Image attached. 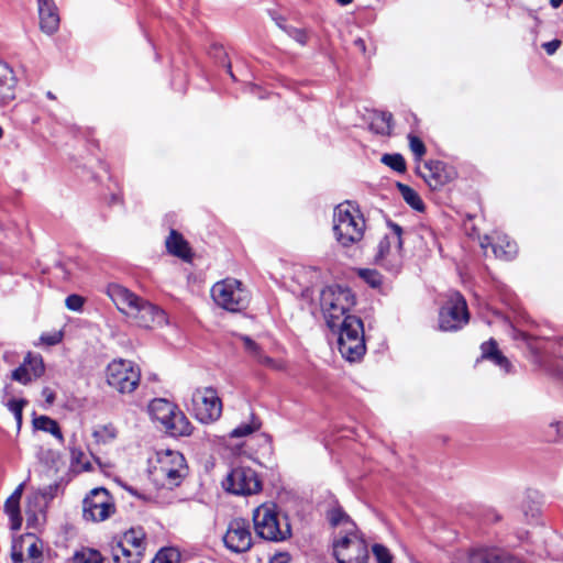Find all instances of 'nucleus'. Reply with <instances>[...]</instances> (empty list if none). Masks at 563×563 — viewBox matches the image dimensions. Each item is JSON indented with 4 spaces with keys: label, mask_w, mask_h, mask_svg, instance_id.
Instances as JSON below:
<instances>
[{
    "label": "nucleus",
    "mask_w": 563,
    "mask_h": 563,
    "mask_svg": "<svg viewBox=\"0 0 563 563\" xmlns=\"http://www.w3.org/2000/svg\"><path fill=\"white\" fill-rule=\"evenodd\" d=\"M42 396L45 398V401L48 406L53 405L55 401V393L49 387H44L42 390Z\"/></svg>",
    "instance_id": "nucleus-53"
},
{
    "label": "nucleus",
    "mask_w": 563,
    "mask_h": 563,
    "mask_svg": "<svg viewBox=\"0 0 563 563\" xmlns=\"http://www.w3.org/2000/svg\"><path fill=\"white\" fill-rule=\"evenodd\" d=\"M523 514L526 517H531L532 519H534L539 516L540 510L537 506H528L523 507Z\"/></svg>",
    "instance_id": "nucleus-54"
},
{
    "label": "nucleus",
    "mask_w": 563,
    "mask_h": 563,
    "mask_svg": "<svg viewBox=\"0 0 563 563\" xmlns=\"http://www.w3.org/2000/svg\"><path fill=\"white\" fill-rule=\"evenodd\" d=\"M223 485L228 492L234 495H252L258 493L262 488L256 472L244 466L232 468Z\"/></svg>",
    "instance_id": "nucleus-15"
},
{
    "label": "nucleus",
    "mask_w": 563,
    "mask_h": 563,
    "mask_svg": "<svg viewBox=\"0 0 563 563\" xmlns=\"http://www.w3.org/2000/svg\"><path fill=\"white\" fill-rule=\"evenodd\" d=\"M260 428H261V421L258 420V418H256L254 415H252L250 421L242 422L241 424H239L236 428H234L230 432V435H231V438L247 437V435L254 433L255 431L260 430Z\"/></svg>",
    "instance_id": "nucleus-31"
},
{
    "label": "nucleus",
    "mask_w": 563,
    "mask_h": 563,
    "mask_svg": "<svg viewBox=\"0 0 563 563\" xmlns=\"http://www.w3.org/2000/svg\"><path fill=\"white\" fill-rule=\"evenodd\" d=\"M409 146L416 161H420L426 154V146L420 137L413 134L408 135Z\"/></svg>",
    "instance_id": "nucleus-41"
},
{
    "label": "nucleus",
    "mask_w": 563,
    "mask_h": 563,
    "mask_svg": "<svg viewBox=\"0 0 563 563\" xmlns=\"http://www.w3.org/2000/svg\"><path fill=\"white\" fill-rule=\"evenodd\" d=\"M256 534L267 541L280 542L291 536V527L286 515L280 514L274 503H265L253 511Z\"/></svg>",
    "instance_id": "nucleus-3"
},
{
    "label": "nucleus",
    "mask_w": 563,
    "mask_h": 563,
    "mask_svg": "<svg viewBox=\"0 0 563 563\" xmlns=\"http://www.w3.org/2000/svg\"><path fill=\"white\" fill-rule=\"evenodd\" d=\"M355 305V296L352 290L341 285L324 287L320 292V308L330 329H334Z\"/></svg>",
    "instance_id": "nucleus-5"
},
{
    "label": "nucleus",
    "mask_w": 563,
    "mask_h": 563,
    "mask_svg": "<svg viewBox=\"0 0 563 563\" xmlns=\"http://www.w3.org/2000/svg\"><path fill=\"white\" fill-rule=\"evenodd\" d=\"M120 540L123 541V545L140 550V554L144 555L145 532L142 528H131L123 533Z\"/></svg>",
    "instance_id": "nucleus-27"
},
{
    "label": "nucleus",
    "mask_w": 563,
    "mask_h": 563,
    "mask_svg": "<svg viewBox=\"0 0 563 563\" xmlns=\"http://www.w3.org/2000/svg\"><path fill=\"white\" fill-rule=\"evenodd\" d=\"M211 296L219 307L232 312L241 311L249 303L247 291L242 288L241 282L233 278L216 283Z\"/></svg>",
    "instance_id": "nucleus-11"
},
{
    "label": "nucleus",
    "mask_w": 563,
    "mask_h": 563,
    "mask_svg": "<svg viewBox=\"0 0 563 563\" xmlns=\"http://www.w3.org/2000/svg\"><path fill=\"white\" fill-rule=\"evenodd\" d=\"M241 341L243 342L244 349L247 354L254 358L258 364L266 366L272 369L283 371L285 368L284 364L279 361H276L267 355H265L261 349V346L253 341L247 335H240Z\"/></svg>",
    "instance_id": "nucleus-20"
},
{
    "label": "nucleus",
    "mask_w": 563,
    "mask_h": 563,
    "mask_svg": "<svg viewBox=\"0 0 563 563\" xmlns=\"http://www.w3.org/2000/svg\"><path fill=\"white\" fill-rule=\"evenodd\" d=\"M124 489H126L131 495L136 496L137 498H144V496L140 493H137L133 487L123 485Z\"/></svg>",
    "instance_id": "nucleus-56"
},
{
    "label": "nucleus",
    "mask_w": 563,
    "mask_h": 563,
    "mask_svg": "<svg viewBox=\"0 0 563 563\" xmlns=\"http://www.w3.org/2000/svg\"><path fill=\"white\" fill-rule=\"evenodd\" d=\"M419 173L432 189H437L450 183L455 175L453 168L441 161L426 162L423 164V170L419 169Z\"/></svg>",
    "instance_id": "nucleus-17"
},
{
    "label": "nucleus",
    "mask_w": 563,
    "mask_h": 563,
    "mask_svg": "<svg viewBox=\"0 0 563 563\" xmlns=\"http://www.w3.org/2000/svg\"><path fill=\"white\" fill-rule=\"evenodd\" d=\"M341 5H347L350 4L353 0H336Z\"/></svg>",
    "instance_id": "nucleus-58"
},
{
    "label": "nucleus",
    "mask_w": 563,
    "mask_h": 563,
    "mask_svg": "<svg viewBox=\"0 0 563 563\" xmlns=\"http://www.w3.org/2000/svg\"><path fill=\"white\" fill-rule=\"evenodd\" d=\"M358 276L365 280L369 286L376 288L382 284V276L375 269L363 268L358 271Z\"/></svg>",
    "instance_id": "nucleus-39"
},
{
    "label": "nucleus",
    "mask_w": 563,
    "mask_h": 563,
    "mask_svg": "<svg viewBox=\"0 0 563 563\" xmlns=\"http://www.w3.org/2000/svg\"><path fill=\"white\" fill-rule=\"evenodd\" d=\"M290 555L286 552H280L275 554L269 563H289Z\"/></svg>",
    "instance_id": "nucleus-52"
},
{
    "label": "nucleus",
    "mask_w": 563,
    "mask_h": 563,
    "mask_svg": "<svg viewBox=\"0 0 563 563\" xmlns=\"http://www.w3.org/2000/svg\"><path fill=\"white\" fill-rule=\"evenodd\" d=\"M107 384L120 394H132L141 380V369L132 361L113 360L106 369Z\"/></svg>",
    "instance_id": "nucleus-9"
},
{
    "label": "nucleus",
    "mask_w": 563,
    "mask_h": 563,
    "mask_svg": "<svg viewBox=\"0 0 563 563\" xmlns=\"http://www.w3.org/2000/svg\"><path fill=\"white\" fill-rule=\"evenodd\" d=\"M26 404L24 399H11L8 402V408L14 415L18 426L22 423V411Z\"/></svg>",
    "instance_id": "nucleus-43"
},
{
    "label": "nucleus",
    "mask_w": 563,
    "mask_h": 563,
    "mask_svg": "<svg viewBox=\"0 0 563 563\" xmlns=\"http://www.w3.org/2000/svg\"><path fill=\"white\" fill-rule=\"evenodd\" d=\"M382 162L391 169L402 173L406 169V162L400 154H385Z\"/></svg>",
    "instance_id": "nucleus-37"
},
{
    "label": "nucleus",
    "mask_w": 563,
    "mask_h": 563,
    "mask_svg": "<svg viewBox=\"0 0 563 563\" xmlns=\"http://www.w3.org/2000/svg\"><path fill=\"white\" fill-rule=\"evenodd\" d=\"M365 219L351 201L338 205L333 211V233L336 242L349 247L360 242L365 232Z\"/></svg>",
    "instance_id": "nucleus-2"
},
{
    "label": "nucleus",
    "mask_w": 563,
    "mask_h": 563,
    "mask_svg": "<svg viewBox=\"0 0 563 563\" xmlns=\"http://www.w3.org/2000/svg\"><path fill=\"white\" fill-rule=\"evenodd\" d=\"M24 483H21L4 503V512L9 516L12 530H19L22 526L20 500L23 494Z\"/></svg>",
    "instance_id": "nucleus-21"
},
{
    "label": "nucleus",
    "mask_w": 563,
    "mask_h": 563,
    "mask_svg": "<svg viewBox=\"0 0 563 563\" xmlns=\"http://www.w3.org/2000/svg\"><path fill=\"white\" fill-rule=\"evenodd\" d=\"M68 563H106L100 552L92 549H84L76 552Z\"/></svg>",
    "instance_id": "nucleus-32"
},
{
    "label": "nucleus",
    "mask_w": 563,
    "mask_h": 563,
    "mask_svg": "<svg viewBox=\"0 0 563 563\" xmlns=\"http://www.w3.org/2000/svg\"><path fill=\"white\" fill-rule=\"evenodd\" d=\"M12 379L23 385L30 384L34 378L31 375L26 363L23 362L18 368L12 372Z\"/></svg>",
    "instance_id": "nucleus-40"
},
{
    "label": "nucleus",
    "mask_w": 563,
    "mask_h": 563,
    "mask_svg": "<svg viewBox=\"0 0 563 563\" xmlns=\"http://www.w3.org/2000/svg\"><path fill=\"white\" fill-rule=\"evenodd\" d=\"M354 45L357 47L361 52L365 53V42L363 38L358 37L354 40Z\"/></svg>",
    "instance_id": "nucleus-55"
},
{
    "label": "nucleus",
    "mask_w": 563,
    "mask_h": 563,
    "mask_svg": "<svg viewBox=\"0 0 563 563\" xmlns=\"http://www.w3.org/2000/svg\"><path fill=\"white\" fill-rule=\"evenodd\" d=\"M397 187L401 194L402 199L415 210L422 211L424 209V203L421 200L420 196L417 194L416 190H413L408 185L398 183Z\"/></svg>",
    "instance_id": "nucleus-30"
},
{
    "label": "nucleus",
    "mask_w": 563,
    "mask_h": 563,
    "mask_svg": "<svg viewBox=\"0 0 563 563\" xmlns=\"http://www.w3.org/2000/svg\"><path fill=\"white\" fill-rule=\"evenodd\" d=\"M71 467L77 472L89 471L90 463L86 460V455L81 450H70Z\"/></svg>",
    "instance_id": "nucleus-36"
},
{
    "label": "nucleus",
    "mask_w": 563,
    "mask_h": 563,
    "mask_svg": "<svg viewBox=\"0 0 563 563\" xmlns=\"http://www.w3.org/2000/svg\"><path fill=\"white\" fill-rule=\"evenodd\" d=\"M42 541L32 533L21 536L14 540L11 547V560L13 563H42Z\"/></svg>",
    "instance_id": "nucleus-16"
},
{
    "label": "nucleus",
    "mask_w": 563,
    "mask_h": 563,
    "mask_svg": "<svg viewBox=\"0 0 563 563\" xmlns=\"http://www.w3.org/2000/svg\"><path fill=\"white\" fill-rule=\"evenodd\" d=\"M495 563H521L519 559L506 551H495Z\"/></svg>",
    "instance_id": "nucleus-48"
},
{
    "label": "nucleus",
    "mask_w": 563,
    "mask_h": 563,
    "mask_svg": "<svg viewBox=\"0 0 563 563\" xmlns=\"http://www.w3.org/2000/svg\"><path fill=\"white\" fill-rule=\"evenodd\" d=\"M544 435L550 442H558L563 439V422L553 421L544 430Z\"/></svg>",
    "instance_id": "nucleus-38"
},
{
    "label": "nucleus",
    "mask_w": 563,
    "mask_h": 563,
    "mask_svg": "<svg viewBox=\"0 0 563 563\" xmlns=\"http://www.w3.org/2000/svg\"><path fill=\"white\" fill-rule=\"evenodd\" d=\"M517 244L510 240L506 234L498 235L495 242V257L511 260L517 254Z\"/></svg>",
    "instance_id": "nucleus-28"
},
{
    "label": "nucleus",
    "mask_w": 563,
    "mask_h": 563,
    "mask_svg": "<svg viewBox=\"0 0 563 563\" xmlns=\"http://www.w3.org/2000/svg\"><path fill=\"white\" fill-rule=\"evenodd\" d=\"M33 427L37 430L51 433L60 443L64 442L63 433H62L60 428L56 420H54L47 416L35 417L33 419Z\"/></svg>",
    "instance_id": "nucleus-29"
},
{
    "label": "nucleus",
    "mask_w": 563,
    "mask_h": 563,
    "mask_svg": "<svg viewBox=\"0 0 563 563\" xmlns=\"http://www.w3.org/2000/svg\"><path fill=\"white\" fill-rule=\"evenodd\" d=\"M390 232L378 243L375 263L391 273H398L402 266V228L387 221Z\"/></svg>",
    "instance_id": "nucleus-7"
},
{
    "label": "nucleus",
    "mask_w": 563,
    "mask_h": 563,
    "mask_svg": "<svg viewBox=\"0 0 563 563\" xmlns=\"http://www.w3.org/2000/svg\"><path fill=\"white\" fill-rule=\"evenodd\" d=\"M470 312L465 298L459 291H450L439 312L442 331H459L468 323Z\"/></svg>",
    "instance_id": "nucleus-10"
},
{
    "label": "nucleus",
    "mask_w": 563,
    "mask_h": 563,
    "mask_svg": "<svg viewBox=\"0 0 563 563\" xmlns=\"http://www.w3.org/2000/svg\"><path fill=\"white\" fill-rule=\"evenodd\" d=\"M338 332V347L341 355L349 362L362 360L366 352L364 324L361 318L349 316L343 318L334 329Z\"/></svg>",
    "instance_id": "nucleus-6"
},
{
    "label": "nucleus",
    "mask_w": 563,
    "mask_h": 563,
    "mask_svg": "<svg viewBox=\"0 0 563 563\" xmlns=\"http://www.w3.org/2000/svg\"><path fill=\"white\" fill-rule=\"evenodd\" d=\"M333 554L338 563H367L368 549L360 531L336 536Z\"/></svg>",
    "instance_id": "nucleus-12"
},
{
    "label": "nucleus",
    "mask_w": 563,
    "mask_h": 563,
    "mask_svg": "<svg viewBox=\"0 0 563 563\" xmlns=\"http://www.w3.org/2000/svg\"><path fill=\"white\" fill-rule=\"evenodd\" d=\"M24 362L34 379L40 378L44 374L45 366L41 355H32L29 353Z\"/></svg>",
    "instance_id": "nucleus-34"
},
{
    "label": "nucleus",
    "mask_w": 563,
    "mask_h": 563,
    "mask_svg": "<svg viewBox=\"0 0 563 563\" xmlns=\"http://www.w3.org/2000/svg\"><path fill=\"white\" fill-rule=\"evenodd\" d=\"M18 79L13 69L0 60V107H7L16 98Z\"/></svg>",
    "instance_id": "nucleus-19"
},
{
    "label": "nucleus",
    "mask_w": 563,
    "mask_h": 563,
    "mask_svg": "<svg viewBox=\"0 0 563 563\" xmlns=\"http://www.w3.org/2000/svg\"><path fill=\"white\" fill-rule=\"evenodd\" d=\"M176 409L177 407L174 404L163 398H156L148 405V411L152 418L163 426L168 423Z\"/></svg>",
    "instance_id": "nucleus-23"
},
{
    "label": "nucleus",
    "mask_w": 563,
    "mask_h": 563,
    "mask_svg": "<svg viewBox=\"0 0 563 563\" xmlns=\"http://www.w3.org/2000/svg\"><path fill=\"white\" fill-rule=\"evenodd\" d=\"M482 355L476 360L478 363L481 360H493V339L485 341L481 345Z\"/></svg>",
    "instance_id": "nucleus-49"
},
{
    "label": "nucleus",
    "mask_w": 563,
    "mask_h": 563,
    "mask_svg": "<svg viewBox=\"0 0 563 563\" xmlns=\"http://www.w3.org/2000/svg\"><path fill=\"white\" fill-rule=\"evenodd\" d=\"M164 427L174 437L189 435L192 430L190 421L178 409L175 410L170 417V420Z\"/></svg>",
    "instance_id": "nucleus-26"
},
{
    "label": "nucleus",
    "mask_w": 563,
    "mask_h": 563,
    "mask_svg": "<svg viewBox=\"0 0 563 563\" xmlns=\"http://www.w3.org/2000/svg\"><path fill=\"white\" fill-rule=\"evenodd\" d=\"M180 553L175 548H164L157 552L152 563H178Z\"/></svg>",
    "instance_id": "nucleus-35"
},
{
    "label": "nucleus",
    "mask_w": 563,
    "mask_h": 563,
    "mask_svg": "<svg viewBox=\"0 0 563 563\" xmlns=\"http://www.w3.org/2000/svg\"><path fill=\"white\" fill-rule=\"evenodd\" d=\"M166 247L168 252L184 261H189L191 257L188 243L181 234L172 230L169 236L166 239Z\"/></svg>",
    "instance_id": "nucleus-25"
},
{
    "label": "nucleus",
    "mask_w": 563,
    "mask_h": 563,
    "mask_svg": "<svg viewBox=\"0 0 563 563\" xmlns=\"http://www.w3.org/2000/svg\"><path fill=\"white\" fill-rule=\"evenodd\" d=\"M40 340L43 344L47 346H53L62 342L63 340V332L62 331H54L49 333H43L40 336Z\"/></svg>",
    "instance_id": "nucleus-46"
},
{
    "label": "nucleus",
    "mask_w": 563,
    "mask_h": 563,
    "mask_svg": "<svg viewBox=\"0 0 563 563\" xmlns=\"http://www.w3.org/2000/svg\"><path fill=\"white\" fill-rule=\"evenodd\" d=\"M550 3L553 8L556 9L563 3V0H550Z\"/></svg>",
    "instance_id": "nucleus-57"
},
{
    "label": "nucleus",
    "mask_w": 563,
    "mask_h": 563,
    "mask_svg": "<svg viewBox=\"0 0 563 563\" xmlns=\"http://www.w3.org/2000/svg\"><path fill=\"white\" fill-rule=\"evenodd\" d=\"M372 551L377 563H393V555L385 545L376 543L373 545Z\"/></svg>",
    "instance_id": "nucleus-42"
},
{
    "label": "nucleus",
    "mask_w": 563,
    "mask_h": 563,
    "mask_svg": "<svg viewBox=\"0 0 563 563\" xmlns=\"http://www.w3.org/2000/svg\"><path fill=\"white\" fill-rule=\"evenodd\" d=\"M224 547L232 553H245L253 545L250 522L244 518H233L229 521L223 536Z\"/></svg>",
    "instance_id": "nucleus-14"
},
{
    "label": "nucleus",
    "mask_w": 563,
    "mask_h": 563,
    "mask_svg": "<svg viewBox=\"0 0 563 563\" xmlns=\"http://www.w3.org/2000/svg\"><path fill=\"white\" fill-rule=\"evenodd\" d=\"M561 45V41L553 40L544 43L542 46L549 55H553Z\"/></svg>",
    "instance_id": "nucleus-51"
},
{
    "label": "nucleus",
    "mask_w": 563,
    "mask_h": 563,
    "mask_svg": "<svg viewBox=\"0 0 563 563\" xmlns=\"http://www.w3.org/2000/svg\"><path fill=\"white\" fill-rule=\"evenodd\" d=\"M98 441L109 442L117 437V431L113 426H104L93 433Z\"/></svg>",
    "instance_id": "nucleus-45"
},
{
    "label": "nucleus",
    "mask_w": 563,
    "mask_h": 563,
    "mask_svg": "<svg viewBox=\"0 0 563 563\" xmlns=\"http://www.w3.org/2000/svg\"><path fill=\"white\" fill-rule=\"evenodd\" d=\"M391 114L388 112H382L372 122V129L382 135L389 134L391 131Z\"/></svg>",
    "instance_id": "nucleus-33"
},
{
    "label": "nucleus",
    "mask_w": 563,
    "mask_h": 563,
    "mask_svg": "<svg viewBox=\"0 0 563 563\" xmlns=\"http://www.w3.org/2000/svg\"><path fill=\"white\" fill-rule=\"evenodd\" d=\"M187 473L188 466L185 456L180 452L172 450L158 452L150 468L152 481L157 486L169 489L179 486Z\"/></svg>",
    "instance_id": "nucleus-4"
},
{
    "label": "nucleus",
    "mask_w": 563,
    "mask_h": 563,
    "mask_svg": "<svg viewBox=\"0 0 563 563\" xmlns=\"http://www.w3.org/2000/svg\"><path fill=\"white\" fill-rule=\"evenodd\" d=\"M40 29L47 35L55 34L59 29L60 18L54 0H36Z\"/></svg>",
    "instance_id": "nucleus-18"
},
{
    "label": "nucleus",
    "mask_w": 563,
    "mask_h": 563,
    "mask_svg": "<svg viewBox=\"0 0 563 563\" xmlns=\"http://www.w3.org/2000/svg\"><path fill=\"white\" fill-rule=\"evenodd\" d=\"M186 406L201 423L217 421L222 413V401L213 387L196 388Z\"/></svg>",
    "instance_id": "nucleus-8"
},
{
    "label": "nucleus",
    "mask_w": 563,
    "mask_h": 563,
    "mask_svg": "<svg viewBox=\"0 0 563 563\" xmlns=\"http://www.w3.org/2000/svg\"><path fill=\"white\" fill-rule=\"evenodd\" d=\"M114 512L113 497L103 487L91 489L82 501V517L87 521L101 522L110 518Z\"/></svg>",
    "instance_id": "nucleus-13"
},
{
    "label": "nucleus",
    "mask_w": 563,
    "mask_h": 563,
    "mask_svg": "<svg viewBox=\"0 0 563 563\" xmlns=\"http://www.w3.org/2000/svg\"><path fill=\"white\" fill-rule=\"evenodd\" d=\"M111 554L114 563H139L143 558L140 550L123 545L122 540L112 544Z\"/></svg>",
    "instance_id": "nucleus-24"
},
{
    "label": "nucleus",
    "mask_w": 563,
    "mask_h": 563,
    "mask_svg": "<svg viewBox=\"0 0 563 563\" xmlns=\"http://www.w3.org/2000/svg\"><path fill=\"white\" fill-rule=\"evenodd\" d=\"M65 305L69 310L73 311H80L84 306V298L79 295H69L66 300Z\"/></svg>",
    "instance_id": "nucleus-47"
},
{
    "label": "nucleus",
    "mask_w": 563,
    "mask_h": 563,
    "mask_svg": "<svg viewBox=\"0 0 563 563\" xmlns=\"http://www.w3.org/2000/svg\"><path fill=\"white\" fill-rule=\"evenodd\" d=\"M289 35L301 45H305L307 43V33L305 32V30L291 29L289 30Z\"/></svg>",
    "instance_id": "nucleus-50"
},
{
    "label": "nucleus",
    "mask_w": 563,
    "mask_h": 563,
    "mask_svg": "<svg viewBox=\"0 0 563 563\" xmlns=\"http://www.w3.org/2000/svg\"><path fill=\"white\" fill-rule=\"evenodd\" d=\"M47 98H49V99H55V96H54L51 91H48V92H47Z\"/></svg>",
    "instance_id": "nucleus-59"
},
{
    "label": "nucleus",
    "mask_w": 563,
    "mask_h": 563,
    "mask_svg": "<svg viewBox=\"0 0 563 563\" xmlns=\"http://www.w3.org/2000/svg\"><path fill=\"white\" fill-rule=\"evenodd\" d=\"M495 366H497L504 374H510L514 372V365L511 362L497 349H495Z\"/></svg>",
    "instance_id": "nucleus-44"
},
{
    "label": "nucleus",
    "mask_w": 563,
    "mask_h": 563,
    "mask_svg": "<svg viewBox=\"0 0 563 563\" xmlns=\"http://www.w3.org/2000/svg\"><path fill=\"white\" fill-rule=\"evenodd\" d=\"M327 518L332 527L342 528L338 536L347 534L358 530L355 522L340 506L331 508L327 514Z\"/></svg>",
    "instance_id": "nucleus-22"
},
{
    "label": "nucleus",
    "mask_w": 563,
    "mask_h": 563,
    "mask_svg": "<svg viewBox=\"0 0 563 563\" xmlns=\"http://www.w3.org/2000/svg\"><path fill=\"white\" fill-rule=\"evenodd\" d=\"M107 295L111 298L117 308L137 327L148 329L167 323L164 310L142 299L122 285H108Z\"/></svg>",
    "instance_id": "nucleus-1"
}]
</instances>
